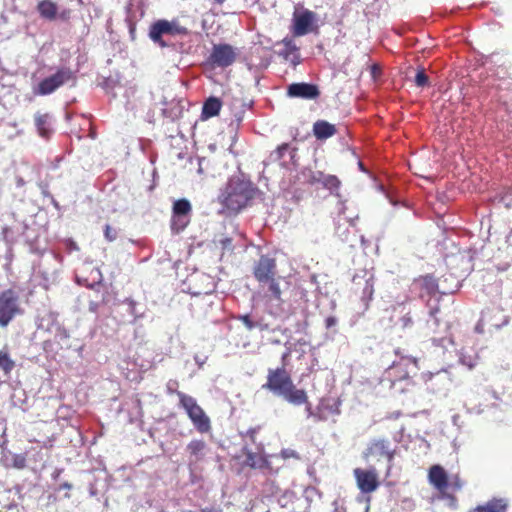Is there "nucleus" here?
Instances as JSON below:
<instances>
[{"label": "nucleus", "instance_id": "1", "mask_svg": "<svg viewBox=\"0 0 512 512\" xmlns=\"http://www.w3.org/2000/svg\"><path fill=\"white\" fill-rule=\"evenodd\" d=\"M262 388L293 406L310 407L311 405L306 390L296 387L290 372L285 367L269 368Z\"/></svg>", "mask_w": 512, "mask_h": 512}, {"label": "nucleus", "instance_id": "2", "mask_svg": "<svg viewBox=\"0 0 512 512\" xmlns=\"http://www.w3.org/2000/svg\"><path fill=\"white\" fill-rule=\"evenodd\" d=\"M76 74L77 71L71 70L69 66H41L32 76L36 81L32 92L36 96H46L64 85L73 86L76 83Z\"/></svg>", "mask_w": 512, "mask_h": 512}, {"label": "nucleus", "instance_id": "3", "mask_svg": "<svg viewBox=\"0 0 512 512\" xmlns=\"http://www.w3.org/2000/svg\"><path fill=\"white\" fill-rule=\"evenodd\" d=\"M257 188L251 181L233 177L219 196V202L230 213H238L255 197Z\"/></svg>", "mask_w": 512, "mask_h": 512}, {"label": "nucleus", "instance_id": "4", "mask_svg": "<svg viewBox=\"0 0 512 512\" xmlns=\"http://www.w3.org/2000/svg\"><path fill=\"white\" fill-rule=\"evenodd\" d=\"M23 314L20 297L12 288L0 292V327L4 328L17 316Z\"/></svg>", "mask_w": 512, "mask_h": 512}, {"label": "nucleus", "instance_id": "5", "mask_svg": "<svg viewBox=\"0 0 512 512\" xmlns=\"http://www.w3.org/2000/svg\"><path fill=\"white\" fill-rule=\"evenodd\" d=\"M395 454L396 451L394 448L391 447V443L389 440L373 439L369 442L367 448L363 452V458L366 461H380L381 459H386L388 462L386 474L389 475L392 470Z\"/></svg>", "mask_w": 512, "mask_h": 512}, {"label": "nucleus", "instance_id": "6", "mask_svg": "<svg viewBox=\"0 0 512 512\" xmlns=\"http://www.w3.org/2000/svg\"><path fill=\"white\" fill-rule=\"evenodd\" d=\"M192 205L186 198L176 200L172 206L170 228L175 234L184 231L191 221Z\"/></svg>", "mask_w": 512, "mask_h": 512}, {"label": "nucleus", "instance_id": "7", "mask_svg": "<svg viewBox=\"0 0 512 512\" xmlns=\"http://www.w3.org/2000/svg\"><path fill=\"white\" fill-rule=\"evenodd\" d=\"M293 34L304 36L317 29L318 16L308 9L295 11L293 14Z\"/></svg>", "mask_w": 512, "mask_h": 512}, {"label": "nucleus", "instance_id": "8", "mask_svg": "<svg viewBox=\"0 0 512 512\" xmlns=\"http://www.w3.org/2000/svg\"><path fill=\"white\" fill-rule=\"evenodd\" d=\"M353 475L358 489L364 494H370L380 486L378 473L375 468H355Z\"/></svg>", "mask_w": 512, "mask_h": 512}, {"label": "nucleus", "instance_id": "9", "mask_svg": "<svg viewBox=\"0 0 512 512\" xmlns=\"http://www.w3.org/2000/svg\"><path fill=\"white\" fill-rule=\"evenodd\" d=\"M277 274L276 259L268 255H261L253 266V276L258 284L267 282V280Z\"/></svg>", "mask_w": 512, "mask_h": 512}, {"label": "nucleus", "instance_id": "10", "mask_svg": "<svg viewBox=\"0 0 512 512\" xmlns=\"http://www.w3.org/2000/svg\"><path fill=\"white\" fill-rule=\"evenodd\" d=\"M240 49L229 44H215L211 53L212 64H232L238 60Z\"/></svg>", "mask_w": 512, "mask_h": 512}, {"label": "nucleus", "instance_id": "11", "mask_svg": "<svg viewBox=\"0 0 512 512\" xmlns=\"http://www.w3.org/2000/svg\"><path fill=\"white\" fill-rule=\"evenodd\" d=\"M287 95L292 98L315 100L320 96V91L315 84L297 82L287 87Z\"/></svg>", "mask_w": 512, "mask_h": 512}, {"label": "nucleus", "instance_id": "12", "mask_svg": "<svg viewBox=\"0 0 512 512\" xmlns=\"http://www.w3.org/2000/svg\"><path fill=\"white\" fill-rule=\"evenodd\" d=\"M417 368V359L413 357H402L398 362H394L388 369L391 376L397 380H403L409 377L411 369Z\"/></svg>", "mask_w": 512, "mask_h": 512}, {"label": "nucleus", "instance_id": "13", "mask_svg": "<svg viewBox=\"0 0 512 512\" xmlns=\"http://www.w3.org/2000/svg\"><path fill=\"white\" fill-rule=\"evenodd\" d=\"M281 279L282 277L277 274L276 276L267 280V282L259 284V287L264 292L263 296L267 302L276 301L278 304L283 303L282 289L280 287Z\"/></svg>", "mask_w": 512, "mask_h": 512}, {"label": "nucleus", "instance_id": "14", "mask_svg": "<svg viewBox=\"0 0 512 512\" xmlns=\"http://www.w3.org/2000/svg\"><path fill=\"white\" fill-rule=\"evenodd\" d=\"M428 480L429 483L440 493H444V491H447L449 488V477L447 472L439 464L432 465L429 468Z\"/></svg>", "mask_w": 512, "mask_h": 512}, {"label": "nucleus", "instance_id": "15", "mask_svg": "<svg viewBox=\"0 0 512 512\" xmlns=\"http://www.w3.org/2000/svg\"><path fill=\"white\" fill-rule=\"evenodd\" d=\"M354 292L360 293L361 300L367 305L372 300L374 294V281L373 277L365 278L354 276L353 277Z\"/></svg>", "mask_w": 512, "mask_h": 512}, {"label": "nucleus", "instance_id": "16", "mask_svg": "<svg viewBox=\"0 0 512 512\" xmlns=\"http://www.w3.org/2000/svg\"><path fill=\"white\" fill-rule=\"evenodd\" d=\"M414 285L420 290V295L432 296L438 291L437 279L432 275H423L414 280Z\"/></svg>", "mask_w": 512, "mask_h": 512}, {"label": "nucleus", "instance_id": "17", "mask_svg": "<svg viewBox=\"0 0 512 512\" xmlns=\"http://www.w3.org/2000/svg\"><path fill=\"white\" fill-rule=\"evenodd\" d=\"M243 453L246 457L245 464L246 466L252 469H268L271 470V463L268 458L259 453L252 452L248 449H243Z\"/></svg>", "mask_w": 512, "mask_h": 512}, {"label": "nucleus", "instance_id": "18", "mask_svg": "<svg viewBox=\"0 0 512 512\" xmlns=\"http://www.w3.org/2000/svg\"><path fill=\"white\" fill-rule=\"evenodd\" d=\"M508 501L504 498H492L484 504L477 505L468 512H506Z\"/></svg>", "mask_w": 512, "mask_h": 512}, {"label": "nucleus", "instance_id": "19", "mask_svg": "<svg viewBox=\"0 0 512 512\" xmlns=\"http://www.w3.org/2000/svg\"><path fill=\"white\" fill-rule=\"evenodd\" d=\"M177 395L179 397L180 406L185 409L189 419H192V417H195L204 412V410L198 405L196 399L192 396H189L180 391L177 392Z\"/></svg>", "mask_w": 512, "mask_h": 512}, {"label": "nucleus", "instance_id": "20", "mask_svg": "<svg viewBox=\"0 0 512 512\" xmlns=\"http://www.w3.org/2000/svg\"><path fill=\"white\" fill-rule=\"evenodd\" d=\"M313 132L317 139L323 140L332 137L337 130L333 124L327 121L319 120L313 125Z\"/></svg>", "mask_w": 512, "mask_h": 512}, {"label": "nucleus", "instance_id": "21", "mask_svg": "<svg viewBox=\"0 0 512 512\" xmlns=\"http://www.w3.org/2000/svg\"><path fill=\"white\" fill-rule=\"evenodd\" d=\"M186 449L189 452L192 461L198 462L204 458L207 444L204 440L193 439L188 443Z\"/></svg>", "mask_w": 512, "mask_h": 512}, {"label": "nucleus", "instance_id": "22", "mask_svg": "<svg viewBox=\"0 0 512 512\" xmlns=\"http://www.w3.org/2000/svg\"><path fill=\"white\" fill-rule=\"evenodd\" d=\"M166 25L167 20H158L151 26L149 31L151 40L162 47L168 45L165 41L162 40V37L166 36Z\"/></svg>", "mask_w": 512, "mask_h": 512}, {"label": "nucleus", "instance_id": "23", "mask_svg": "<svg viewBox=\"0 0 512 512\" xmlns=\"http://www.w3.org/2000/svg\"><path fill=\"white\" fill-rule=\"evenodd\" d=\"M166 25L167 20H158L151 26L149 31L151 40L162 47L168 45L165 41L162 40V37L166 36Z\"/></svg>", "mask_w": 512, "mask_h": 512}, {"label": "nucleus", "instance_id": "24", "mask_svg": "<svg viewBox=\"0 0 512 512\" xmlns=\"http://www.w3.org/2000/svg\"><path fill=\"white\" fill-rule=\"evenodd\" d=\"M222 101L217 97H209L203 104L202 117L205 119L215 117L219 114Z\"/></svg>", "mask_w": 512, "mask_h": 512}, {"label": "nucleus", "instance_id": "25", "mask_svg": "<svg viewBox=\"0 0 512 512\" xmlns=\"http://www.w3.org/2000/svg\"><path fill=\"white\" fill-rule=\"evenodd\" d=\"M37 11L42 18L52 21L56 19L58 8L51 0H42L37 5Z\"/></svg>", "mask_w": 512, "mask_h": 512}, {"label": "nucleus", "instance_id": "26", "mask_svg": "<svg viewBox=\"0 0 512 512\" xmlns=\"http://www.w3.org/2000/svg\"><path fill=\"white\" fill-rule=\"evenodd\" d=\"M319 184L324 189L329 190L333 194V193L338 192L340 185H341V181L339 180V178L337 176L331 175V174H325L324 172L321 171V177L319 179Z\"/></svg>", "mask_w": 512, "mask_h": 512}, {"label": "nucleus", "instance_id": "27", "mask_svg": "<svg viewBox=\"0 0 512 512\" xmlns=\"http://www.w3.org/2000/svg\"><path fill=\"white\" fill-rule=\"evenodd\" d=\"M196 430L200 433H207L211 430V421L210 418L206 415L205 412L192 417L190 419Z\"/></svg>", "mask_w": 512, "mask_h": 512}, {"label": "nucleus", "instance_id": "28", "mask_svg": "<svg viewBox=\"0 0 512 512\" xmlns=\"http://www.w3.org/2000/svg\"><path fill=\"white\" fill-rule=\"evenodd\" d=\"M15 361L11 358L7 347L0 350V369L5 375H9L15 368Z\"/></svg>", "mask_w": 512, "mask_h": 512}, {"label": "nucleus", "instance_id": "29", "mask_svg": "<svg viewBox=\"0 0 512 512\" xmlns=\"http://www.w3.org/2000/svg\"><path fill=\"white\" fill-rule=\"evenodd\" d=\"M99 86H101L107 93L113 91L116 87L122 86V80L119 74L115 76L109 75L107 77H101V80L98 81Z\"/></svg>", "mask_w": 512, "mask_h": 512}, {"label": "nucleus", "instance_id": "30", "mask_svg": "<svg viewBox=\"0 0 512 512\" xmlns=\"http://www.w3.org/2000/svg\"><path fill=\"white\" fill-rule=\"evenodd\" d=\"M301 176L306 184L311 186L318 185L321 177V171L313 170L311 168H304L301 171Z\"/></svg>", "mask_w": 512, "mask_h": 512}, {"label": "nucleus", "instance_id": "31", "mask_svg": "<svg viewBox=\"0 0 512 512\" xmlns=\"http://www.w3.org/2000/svg\"><path fill=\"white\" fill-rule=\"evenodd\" d=\"M296 499L297 497L294 491L286 490L278 498V503L283 508H291L294 510V502L296 501Z\"/></svg>", "mask_w": 512, "mask_h": 512}, {"label": "nucleus", "instance_id": "32", "mask_svg": "<svg viewBox=\"0 0 512 512\" xmlns=\"http://www.w3.org/2000/svg\"><path fill=\"white\" fill-rule=\"evenodd\" d=\"M47 123H48V115L47 114H37L35 116V124L41 136H47Z\"/></svg>", "mask_w": 512, "mask_h": 512}, {"label": "nucleus", "instance_id": "33", "mask_svg": "<svg viewBox=\"0 0 512 512\" xmlns=\"http://www.w3.org/2000/svg\"><path fill=\"white\" fill-rule=\"evenodd\" d=\"M464 486V481L459 474L452 475L449 481V487L453 491H460Z\"/></svg>", "mask_w": 512, "mask_h": 512}, {"label": "nucleus", "instance_id": "34", "mask_svg": "<svg viewBox=\"0 0 512 512\" xmlns=\"http://www.w3.org/2000/svg\"><path fill=\"white\" fill-rule=\"evenodd\" d=\"M415 84L418 87H425L429 85V77L426 75L425 70H419L415 76Z\"/></svg>", "mask_w": 512, "mask_h": 512}, {"label": "nucleus", "instance_id": "35", "mask_svg": "<svg viewBox=\"0 0 512 512\" xmlns=\"http://www.w3.org/2000/svg\"><path fill=\"white\" fill-rule=\"evenodd\" d=\"M279 456L283 460H287V459H290V458L295 459V460H301V456L299 455V453L297 451H295L294 449H291V448L282 449L280 451Z\"/></svg>", "mask_w": 512, "mask_h": 512}, {"label": "nucleus", "instance_id": "36", "mask_svg": "<svg viewBox=\"0 0 512 512\" xmlns=\"http://www.w3.org/2000/svg\"><path fill=\"white\" fill-rule=\"evenodd\" d=\"M104 237L107 241L112 242L117 239L118 231L109 224H107L104 228Z\"/></svg>", "mask_w": 512, "mask_h": 512}, {"label": "nucleus", "instance_id": "37", "mask_svg": "<svg viewBox=\"0 0 512 512\" xmlns=\"http://www.w3.org/2000/svg\"><path fill=\"white\" fill-rule=\"evenodd\" d=\"M260 429V426L249 428L245 433H241V436L247 437L251 443L256 444V435Z\"/></svg>", "mask_w": 512, "mask_h": 512}, {"label": "nucleus", "instance_id": "38", "mask_svg": "<svg viewBox=\"0 0 512 512\" xmlns=\"http://www.w3.org/2000/svg\"><path fill=\"white\" fill-rule=\"evenodd\" d=\"M238 319L244 324V326L248 330L255 329L257 323L251 319V317L248 314L240 315Z\"/></svg>", "mask_w": 512, "mask_h": 512}, {"label": "nucleus", "instance_id": "39", "mask_svg": "<svg viewBox=\"0 0 512 512\" xmlns=\"http://www.w3.org/2000/svg\"><path fill=\"white\" fill-rule=\"evenodd\" d=\"M172 36L187 35L188 29L178 25L176 22H171Z\"/></svg>", "mask_w": 512, "mask_h": 512}, {"label": "nucleus", "instance_id": "40", "mask_svg": "<svg viewBox=\"0 0 512 512\" xmlns=\"http://www.w3.org/2000/svg\"><path fill=\"white\" fill-rule=\"evenodd\" d=\"M289 149V144L288 143H283L281 145H279L277 147V149L275 150L274 152V159L275 160H280L283 158L285 152Z\"/></svg>", "mask_w": 512, "mask_h": 512}, {"label": "nucleus", "instance_id": "41", "mask_svg": "<svg viewBox=\"0 0 512 512\" xmlns=\"http://www.w3.org/2000/svg\"><path fill=\"white\" fill-rule=\"evenodd\" d=\"M442 498L449 501V506L453 509H456L458 507V500L455 495L447 493V491H444V493H441Z\"/></svg>", "mask_w": 512, "mask_h": 512}, {"label": "nucleus", "instance_id": "42", "mask_svg": "<svg viewBox=\"0 0 512 512\" xmlns=\"http://www.w3.org/2000/svg\"><path fill=\"white\" fill-rule=\"evenodd\" d=\"M124 304L127 305L129 313L134 317V319L138 318L136 313V305L137 303L133 299H125Z\"/></svg>", "mask_w": 512, "mask_h": 512}, {"label": "nucleus", "instance_id": "43", "mask_svg": "<svg viewBox=\"0 0 512 512\" xmlns=\"http://www.w3.org/2000/svg\"><path fill=\"white\" fill-rule=\"evenodd\" d=\"M64 245L69 252L79 250L77 243L75 241H73L72 239H66L64 241Z\"/></svg>", "mask_w": 512, "mask_h": 512}, {"label": "nucleus", "instance_id": "44", "mask_svg": "<svg viewBox=\"0 0 512 512\" xmlns=\"http://www.w3.org/2000/svg\"><path fill=\"white\" fill-rule=\"evenodd\" d=\"M290 355H291V349L287 348L286 351L281 356L282 365L280 367L286 368L288 366Z\"/></svg>", "mask_w": 512, "mask_h": 512}, {"label": "nucleus", "instance_id": "45", "mask_svg": "<svg viewBox=\"0 0 512 512\" xmlns=\"http://www.w3.org/2000/svg\"><path fill=\"white\" fill-rule=\"evenodd\" d=\"M370 74L374 79H377L382 74V66H369Z\"/></svg>", "mask_w": 512, "mask_h": 512}, {"label": "nucleus", "instance_id": "46", "mask_svg": "<svg viewBox=\"0 0 512 512\" xmlns=\"http://www.w3.org/2000/svg\"><path fill=\"white\" fill-rule=\"evenodd\" d=\"M337 324V319L334 316H329L325 319V327L327 329L335 326Z\"/></svg>", "mask_w": 512, "mask_h": 512}, {"label": "nucleus", "instance_id": "47", "mask_svg": "<svg viewBox=\"0 0 512 512\" xmlns=\"http://www.w3.org/2000/svg\"><path fill=\"white\" fill-rule=\"evenodd\" d=\"M401 321H402V326H403L404 328L409 327V326H411V324H412V318L410 317V315H409V314H406L405 316H403V317L401 318Z\"/></svg>", "mask_w": 512, "mask_h": 512}, {"label": "nucleus", "instance_id": "48", "mask_svg": "<svg viewBox=\"0 0 512 512\" xmlns=\"http://www.w3.org/2000/svg\"><path fill=\"white\" fill-rule=\"evenodd\" d=\"M15 466L18 468H23L25 466V458L22 456H17L15 458Z\"/></svg>", "mask_w": 512, "mask_h": 512}, {"label": "nucleus", "instance_id": "49", "mask_svg": "<svg viewBox=\"0 0 512 512\" xmlns=\"http://www.w3.org/2000/svg\"><path fill=\"white\" fill-rule=\"evenodd\" d=\"M256 323H257V325H256V327H255V328H257V329H259V330H261V331H265V330H268V329H269V326H268V324H266V323H263V322H261V321H257Z\"/></svg>", "mask_w": 512, "mask_h": 512}, {"label": "nucleus", "instance_id": "50", "mask_svg": "<svg viewBox=\"0 0 512 512\" xmlns=\"http://www.w3.org/2000/svg\"><path fill=\"white\" fill-rule=\"evenodd\" d=\"M166 36H172L171 22L167 21Z\"/></svg>", "mask_w": 512, "mask_h": 512}, {"label": "nucleus", "instance_id": "51", "mask_svg": "<svg viewBox=\"0 0 512 512\" xmlns=\"http://www.w3.org/2000/svg\"><path fill=\"white\" fill-rule=\"evenodd\" d=\"M62 337H65V338L69 337V335L67 334L65 329L62 330Z\"/></svg>", "mask_w": 512, "mask_h": 512}, {"label": "nucleus", "instance_id": "52", "mask_svg": "<svg viewBox=\"0 0 512 512\" xmlns=\"http://www.w3.org/2000/svg\"><path fill=\"white\" fill-rule=\"evenodd\" d=\"M200 512H213V511L211 509L205 508V509H202Z\"/></svg>", "mask_w": 512, "mask_h": 512}, {"label": "nucleus", "instance_id": "53", "mask_svg": "<svg viewBox=\"0 0 512 512\" xmlns=\"http://www.w3.org/2000/svg\"><path fill=\"white\" fill-rule=\"evenodd\" d=\"M225 0H215L218 4H222Z\"/></svg>", "mask_w": 512, "mask_h": 512}]
</instances>
